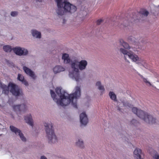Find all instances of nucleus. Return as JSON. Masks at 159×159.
Instances as JSON below:
<instances>
[{"mask_svg": "<svg viewBox=\"0 0 159 159\" xmlns=\"http://www.w3.org/2000/svg\"><path fill=\"white\" fill-rule=\"evenodd\" d=\"M157 82H159V80H157Z\"/></svg>", "mask_w": 159, "mask_h": 159, "instance_id": "obj_39", "label": "nucleus"}, {"mask_svg": "<svg viewBox=\"0 0 159 159\" xmlns=\"http://www.w3.org/2000/svg\"><path fill=\"white\" fill-rule=\"evenodd\" d=\"M23 70L25 72L27 75H29L30 76L32 77L33 79L35 78V76L33 72L26 67L24 66Z\"/></svg>", "mask_w": 159, "mask_h": 159, "instance_id": "obj_14", "label": "nucleus"}, {"mask_svg": "<svg viewBox=\"0 0 159 159\" xmlns=\"http://www.w3.org/2000/svg\"><path fill=\"white\" fill-rule=\"evenodd\" d=\"M141 150L139 148H136L134 151V157L137 159H143L141 157Z\"/></svg>", "mask_w": 159, "mask_h": 159, "instance_id": "obj_13", "label": "nucleus"}, {"mask_svg": "<svg viewBox=\"0 0 159 159\" xmlns=\"http://www.w3.org/2000/svg\"><path fill=\"white\" fill-rule=\"evenodd\" d=\"M134 39V38L133 37H130L129 38V40H131L133 42V40H132V39Z\"/></svg>", "mask_w": 159, "mask_h": 159, "instance_id": "obj_35", "label": "nucleus"}, {"mask_svg": "<svg viewBox=\"0 0 159 159\" xmlns=\"http://www.w3.org/2000/svg\"><path fill=\"white\" fill-rule=\"evenodd\" d=\"M137 121L135 120H133L131 121L132 123L134 125H135L134 123H137Z\"/></svg>", "mask_w": 159, "mask_h": 159, "instance_id": "obj_32", "label": "nucleus"}, {"mask_svg": "<svg viewBox=\"0 0 159 159\" xmlns=\"http://www.w3.org/2000/svg\"><path fill=\"white\" fill-rule=\"evenodd\" d=\"M13 50L16 55L19 56L26 55L28 53V51L26 49L20 47L15 48Z\"/></svg>", "mask_w": 159, "mask_h": 159, "instance_id": "obj_11", "label": "nucleus"}, {"mask_svg": "<svg viewBox=\"0 0 159 159\" xmlns=\"http://www.w3.org/2000/svg\"><path fill=\"white\" fill-rule=\"evenodd\" d=\"M18 14L17 11H12L11 13V15L13 16H15Z\"/></svg>", "mask_w": 159, "mask_h": 159, "instance_id": "obj_30", "label": "nucleus"}, {"mask_svg": "<svg viewBox=\"0 0 159 159\" xmlns=\"http://www.w3.org/2000/svg\"><path fill=\"white\" fill-rule=\"evenodd\" d=\"M80 140L78 139V142H76V145L77 146H79V144H80Z\"/></svg>", "mask_w": 159, "mask_h": 159, "instance_id": "obj_33", "label": "nucleus"}, {"mask_svg": "<svg viewBox=\"0 0 159 159\" xmlns=\"http://www.w3.org/2000/svg\"><path fill=\"white\" fill-rule=\"evenodd\" d=\"M64 20H65V19H63V21H64Z\"/></svg>", "mask_w": 159, "mask_h": 159, "instance_id": "obj_40", "label": "nucleus"}, {"mask_svg": "<svg viewBox=\"0 0 159 159\" xmlns=\"http://www.w3.org/2000/svg\"><path fill=\"white\" fill-rule=\"evenodd\" d=\"M74 93L68 94L60 87L57 88L55 90L56 92L60 97V99L56 98V95L52 90H50V93L53 100L57 102L58 105L62 107L65 106L71 102L74 107L77 108V98L78 94H80V87H76Z\"/></svg>", "mask_w": 159, "mask_h": 159, "instance_id": "obj_1", "label": "nucleus"}, {"mask_svg": "<svg viewBox=\"0 0 159 159\" xmlns=\"http://www.w3.org/2000/svg\"><path fill=\"white\" fill-rule=\"evenodd\" d=\"M157 9L159 10V5L157 7Z\"/></svg>", "mask_w": 159, "mask_h": 159, "instance_id": "obj_38", "label": "nucleus"}, {"mask_svg": "<svg viewBox=\"0 0 159 159\" xmlns=\"http://www.w3.org/2000/svg\"><path fill=\"white\" fill-rule=\"evenodd\" d=\"M69 57V55L68 54L65 53L63 55L62 58L64 60V63H67L70 62V59Z\"/></svg>", "mask_w": 159, "mask_h": 159, "instance_id": "obj_20", "label": "nucleus"}, {"mask_svg": "<svg viewBox=\"0 0 159 159\" xmlns=\"http://www.w3.org/2000/svg\"><path fill=\"white\" fill-rule=\"evenodd\" d=\"M64 68L61 66H56L53 69V71L55 74L60 72L64 70Z\"/></svg>", "mask_w": 159, "mask_h": 159, "instance_id": "obj_18", "label": "nucleus"}, {"mask_svg": "<svg viewBox=\"0 0 159 159\" xmlns=\"http://www.w3.org/2000/svg\"><path fill=\"white\" fill-rule=\"evenodd\" d=\"M10 128L12 132L15 133L16 135L20 136L22 141L25 142L26 141L25 138L23 134L21 133V131L20 129L12 125H11Z\"/></svg>", "mask_w": 159, "mask_h": 159, "instance_id": "obj_10", "label": "nucleus"}, {"mask_svg": "<svg viewBox=\"0 0 159 159\" xmlns=\"http://www.w3.org/2000/svg\"><path fill=\"white\" fill-rule=\"evenodd\" d=\"M121 102H118L117 105L118 109L120 111L122 109H124L125 108L129 109L132 108L133 105L132 104L127 102L126 100L124 99L120 100Z\"/></svg>", "mask_w": 159, "mask_h": 159, "instance_id": "obj_8", "label": "nucleus"}, {"mask_svg": "<svg viewBox=\"0 0 159 159\" xmlns=\"http://www.w3.org/2000/svg\"><path fill=\"white\" fill-rule=\"evenodd\" d=\"M87 65L88 62L86 60H82L80 61V70L85 69Z\"/></svg>", "mask_w": 159, "mask_h": 159, "instance_id": "obj_15", "label": "nucleus"}, {"mask_svg": "<svg viewBox=\"0 0 159 159\" xmlns=\"http://www.w3.org/2000/svg\"><path fill=\"white\" fill-rule=\"evenodd\" d=\"M102 21V20L101 19H99L97 20V24L98 25L100 24L101 23Z\"/></svg>", "mask_w": 159, "mask_h": 159, "instance_id": "obj_31", "label": "nucleus"}, {"mask_svg": "<svg viewBox=\"0 0 159 159\" xmlns=\"http://www.w3.org/2000/svg\"><path fill=\"white\" fill-rule=\"evenodd\" d=\"M3 89L2 93L5 94H8L9 92V89L13 95L15 96H18L22 95V91L18 86L12 83H9L8 86L4 85L2 86Z\"/></svg>", "mask_w": 159, "mask_h": 159, "instance_id": "obj_5", "label": "nucleus"}, {"mask_svg": "<svg viewBox=\"0 0 159 159\" xmlns=\"http://www.w3.org/2000/svg\"><path fill=\"white\" fill-rule=\"evenodd\" d=\"M72 68L76 72L75 75H74L73 76L76 81H79L80 79V76L78 74L79 69H80V62L74 61L71 64Z\"/></svg>", "mask_w": 159, "mask_h": 159, "instance_id": "obj_7", "label": "nucleus"}, {"mask_svg": "<svg viewBox=\"0 0 159 159\" xmlns=\"http://www.w3.org/2000/svg\"><path fill=\"white\" fill-rule=\"evenodd\" d=\"M89 122L88 116L85 111L80 114V127L86 126Z\"/></svg>", "mask_w": 159, "mask_h": 159, "instance_id": "obj_9", "label": "nucleus"}, {"mask_svg": "<svg viewBox=\"0 0 159 159\" xmlns=\"http://www.w3.org/2000/svg\"><path fill=\"white\" fill-rule=\"evenodd\" d=\"M84 147V145L83 141L80 140V148H83Z\"/></svg>", "mask_w": 159, "mask_h": 159, "instance_id": "obj_29", "label": "nucleus"}, {"mask_svg": "<svg viewBox=\"0 0 159 159\" xmlns=\"http://www.w3.org/2000/svg\"><path fill=\"white\" fill-rule=\"evenodd\" d=\"M57 3L58 9L57 12L58 15H63L64 12H69L71 13L75 12L77 9L76 7L70 2L65 0L62 2V0H55Z\"/></svg>", "mask_w": 159, "mask_h": 159, "instance_id": "obj_3", "label": "nucleus"}, {"mask_svg": "<svg viewBox=\"0 0 159 159\" xmlns=\"http://www.w3.org/2000/svg\"><path fill=\"white\" fill-rule=\"evenodd\" d=\"M95 86L97 87L98 89V88H99L102 86V84L101 82L100 81H97L95 84Z\"/></svg>", "mask_w": 159, "mask_h": 159, "instance_id": "obj_27", "label": "nucleus"}, {"mask_svg": "<svg viewBox=\"0 0 159 159\" xmlns=\"http://www.w3.org/2000/svg\"><path fill=\"white\" fill-rule=\"evenodd\" d=\"M119 42L120 45L124 48H120L119 50L120 52L123 54L124 58L126 61H128L127 59L128 58L132 62L135 63L140 66L147 68V64L143 58L139 57L138 55L134 54L132 51H128L127 50H129L131 48L130 46L127 43L122 39H120Z\"/></svg>", "mask_w": 159, "mask_h": 159, "instance_id": "obj_2", "label": "nucleus"}, {"mask_svg": "<svg viewBox=\"0 0 159 159\" xmlns=\"http://www.w3.org/2000/svg\"><path fill=\"white\" fill-rule=\"evenodd\" d=\"M141 77L142 78L143 81L146 84V85L148 86H151L154 88H156V87L151 84L150 82L147 79L143 77L142 75H141Z\"/></svg>", "mask_w": 159, "mask_h": 159, "instance_id": "obj_22", "label": "nucleus"}, {"mask_svg": "<svg viewBox=\"0 0 159 159\" xmlns=\"http://www.w3.org/2000/svg\"><path fill=\"white\" fill-rule=\"evenodd\" d=\"M32 33L33 36L34 37L38 38H41V33L36 30H32Z\"/></svg>", "mask_w": 159, "mask_h": 159, "instance_id": "obj_21", "label": "nucleus"}, {"mask_svg": "<svg viewBox=\"0 0 159 159\" xmlns=\"http://www.w3.org/2000/svg\"><path fill=\"white\" fill-rule=\"evenodd\" d=\"M14 111L18 113V112H24L26 108V107L24 104L20 105H14L13 106Z\"/></svg>", "mask_w": 159, "mask_h": 159, "instance_id": "obj_12", "label": "nucleus"}, {"mask_svg": "<svg viewBox=\"0 0 159 159\" xmlns=\"http://www.w3.org/2000/svg\"><path fill=\"white\" fill-rule=\"evenodd\" d=\"M81 14H82V15L83 16V17L84 18L87 14L86 11L85 10H81Z\"/></svg>", "mask_w": 159, "mask_h": 159, "instance_id": "obj_28", "label": "nucleus"}, {"mask_svg": "<svg viewBox=\"0 0 159 159\" xmlns=\"http://www.w3.org/2000/svg\"><path fill=\"white\" fill-rule=\"evenodd\" d=\"M152 157L153 159H159V155L156 152L152 155Z\"/></svg>", "mask_w": 159, "mask_h": 159, "instance_id": "obj_26", "label": "nucleus"}, {"mask_svg": "<svg viewBox=\"0 0 159 159\" xmlns=\"http://www.w3.org/2000/svg\"><path fill=\"white\" fill-rule=\"evenodd\" d=\"M18 80L21 81L22 83L24 84L25 86H27L28 85V82L24 79V77L22 75L19 74L17 77Z\"/></svg>", "mask_w": 159, "mask_h": 159, "instance_id": "obj_17", "label": "nucleus"}, {"mask_svg": "<svg viewBox=\"0 0 159 159\" xmlns=\"http://www.w3.org/2000/svg\"><path fill=\"white\" fill-rule=\"evenodd\" d=\"M141 13L142 15L145 16H147L148 14V12L146 10H144L141 11Z\"/></svg>", "mask_w": 159, "mask_h": 159, "instance_id": "obj_25", "label": "nucleus"}, {"mask_svg": "<svg viewBox=\"0 0 159 159\" xmlns=\"http://www.w3.org/2000/svg\"><path fill=\"white\" fill-rule=\"evenodd\" d=\"M37 0L39 2H41L42 1V0Z\"/></svg>", "mask_w": 159, "mask_h": 159, "instance_id": "obj_37", "label": "nucleus"}, {"mask_svg": "<svg viewBox=\"0 0 159 159\" xmlns=\"http://www.w3.org/2000/svg\"><path fill=\"white\" fill-rule=\"evenodd\" d=\"M98 89L100 91L101 95H102L103 93H104L105 89L104 86L102 85L101 87L98 88Z\"/></svg>", "mask_w": 159, "mask_h": 159, "instance_id": "obj_24", "label": "nucleus"}, {"mask_svg": "<svg viewBox=\"0 0 159 159\" xmlns=\"http://www.w3.org/2000/svg\"><path fill=\"white\" fill-rule=\"evenodd\" d=\"M25 120L26 123L31 126L33 125V120L31 115H28L25 117Z\"/></svg>", "mask_w": 159, "mask_h": 159, "instance_id": "obj_16", "label": "nucleus"}, {"mask_svg": "<svg viewBox=\"0 0 159 159\" xmlns=\"http://www.w3.org/2000/svg\"><path fill=\"white\" fill-rule=\"evenodd\" d=\"M109 96L111 100L114 102L117 101L116 95L113 92L110 91L109 93Z\"/></svg>", "mask_w": 159, "mask_h": 159, "instance_id": "obj_19", "label": "nucleus"}, {"mask_svg": "<svg viewBox=\"0 0 159 159\" xmlns=\"http://www.w3.org/2000/svg\"><path fill=\"white\" fill-rule=\"evenodd\" d=\"M3 49L6 52H10L12 50L11 47L9 45L4 46L3 47Z\"/></svg>", "mask_w": 159, "mask_h": 159, "instance_id": "obj_23", "label": "nucleus"}, {"mask_svg": "<svg viewBox=\"0 0 159 159\" xmlns=\"http://www.w3.org/2000/svg\"><path fill=\"white\" fill-rule=\"evenodd\" d=\"M135 18V17L134 16L133 17V18L134 19V20H135V18Z\"/></svg>", "mask_w": 159, "mask_h": 159, "instance_id": "obj_36", "label": "nucleus"}, {"mask_svg": "<svg viewBox=\"0 0 159 159\" xmlns=\"http://www.w3.org/2000/svg\"><path fill=\"white\" fill-rule=\"evenodd\" d=\"M133 112L136 114L138 117L143 120L145 122L149 123H154L156 122V119L151 115L148 113L137 108V107H134L132 109Z\"/></svg>", "mask_w": 159, "mask_h": 159, "instance_id": "obj_4", "label": "nucleus"}, {"mask_svg": "<svg viewBox=\"0 0 159 159\" xmlns=\"http://www.w3.org/2000/svg\"><path fill=\"white\" fill-rule=\"evenodd\" d=\"M41 159H47V158L43 156L41 157Z\"/></svg>", "mask_w": 159, "mask_h": 159, "instance_id": "obj_34", "label": "nucleus"}, {"mask_svg": "<svg viewBox=\"0 0 159 159\" xmlns=\"http://www.w3.org/2000/svg\"><path fill=\"white\" fill-rule=\"evenodd\" d=\"M45 131L49 143H55L57 141V139L55 134L53 125L52 123H45Z\"/></svg>", "mask_w": 159, "mask_h": 159, "instance_id": "obj_6", "label": "nucleus"}]
</instances>
